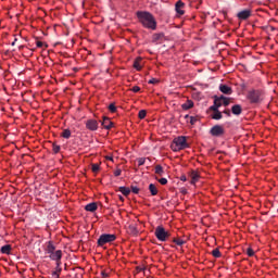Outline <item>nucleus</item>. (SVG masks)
<instances>
[{
	"instance_id": "72a5a7b5",
	"label": "nucleus",
	"mask_w": 278,
	"mask_h": 278,
	"mask_svg": "<svg viewBox=\"0 0 278 278\" xmlns=\"http://www.w3.org/2000/svg\"><path fill=\"white\" fill-rule=\"evenodd\" d=\"M137 162H138V166H144V162H147V159L140 157L137 160Z\"/></svg>"
},
{
	"instance_id": "37998d69",
	"label": "nucleus",
	"mask_w": 278,
	"mask_h": 278,
	"mask_svg": "<svg viewBox=\"0 0 278 278\" xmlns=\"http://www.w3.org/2000/svg\"><path fill=\"white\" fill-rule=\"evenodd\" d=\"M223 114H226V116H231V111L229 109L224 110Z\"/></svg>"
},
{
	"instance_id": "5701e85b",
	"label": "nucleus",
	"mask_w": 278,
	"mask_h": 278,
	"mask_svg": "<svg viewBox=\"0 0 278 278\" xmlns=\"http://www.w3.org/2000/svg\"><path fill=\"white\" fill-rule=\"evenodd\" d=\"M149 190H150L152 197H156V194H157V187H155V185L150 184L149 185Z\"/></svg>"
},
{
	"instance_id": "79ce46f5",
	"label": "nucleus",
	"mask_w": 278,
	"mask_h": 278,
	"mask_svg": "<svg viewBox=\"0 0 278 278\" xmlns=\"http://www.w3.org/2000/svg\"><path fill=\"white\" fill-rule=\"evenodd\" d=\"M131 90H132V92H140V87L134 86Z\"/></svg>"
},
{
	"instance_id": "aec40b11",
	"label": "nucleus",
	"mask_w": 278,
	"mask_h": 278,
	"mask_svg": "<svg viewBox=\"0 0 278 278\" xmlns=\"http://www.w3.org/2000/svg\"><path fill=\"white\" fill-rule=\"evenodd\" d=\"M118 190L122 192V194H124V197H129V194H131V189L127 187H119Z\"/></svg>"
},
{
	"instance_id": "6e6552de",
	"label": "nucleus",
	"mask_w": 278,
	"mask_h": 278,
	"mask_svg": "<svg viewBox=\"0 0 278 278\" xmlns=\"http://www.w3.org/2000/svg\"><path fill=\"white\" fill-rule=\"evenodd\" d=\"M211 136H215L216 138H219V136H223L225 134V128L220 125H215L210 130Z\"/></svg>"
},
{
	"instance_id": "2eb2a0df",
	"label": "nucleus",
	"mask_w": 278,
	"mask_h": 278,
	"mask_svg": "<svg viewBox=\"0 0 278 278\" xmlns=\"http://www.w3.org/2000/svg\"><path fill=\"white\" fill-rule=\"evenodd\" d=\"M231 113H232L235 116H240V114H242V105H240V104H235V105H232V108H231Z\"/></svg>"
},
{
	"instance_id": "9d476101",
	"label": "nucleus",
	"mask_w": 278,
	"mask_h": 278,
	"mask_svg": "<svg viewBox=\"0 0 278 278\" xmlns=\"http://www.w3.org/2000/svg\"><path fill=\"white\" fill-rule=\"evenodd\" d=\"M165 40L166 37L164 36V33H156L152 36V42H155V45H162Z\"/></svg>"
},
{
	"instance_id": "f03ea898",
	"label": "nucleus",
	"mask_w": 278,
	"mask_h": 278,
	"mask_svg": "<svg viewBox=\"0 0 278 278\" xmlns=\"http://www.w3.org/2000/svg\"><path fill=\"white\" fill-rule=\"evenodd\" d=\"M170 149L174 152L181 151L184 149H188V141H187L186 137L180 136V137L175 138L170 144Z\"/></svg>"
},
{
	"instance_id": "423d86ee",
	"label": "nucleus",
	"mask_w": 278,
	"mask_h": 278,
	"mask_svg": "<svg viewBox=\"0 0 278 278\" xmlns=\"http://www.w3.org/2000/svg\"><path fill=\"white\" fill-rule=\"evenodd\" d=\"M154 235L160 242H166L170 238V232L166 231L162 226L155 228Z\"/></svg>"
},
{
	"instance_id": "a19ab883",
	"label": "nucleus",
	"mask_w": 278,
	"mask_h": 278,
	"mask_svg": "<svg viewBox=\"0 0 278 278\" xmlns=\"http://www.w3.org/2000/svg\"><path fill=\"white\" fill-rule=\"evenodd\" d=\"M121 173H123V170L116 169V170L114 172V176H115V177H121Z\"/></svg>"
},
{
	"instance_id": "f8f14e48",
	"label": "nucleus",
	"mask_w": 278,
	"mask_h": 278,
	"mask_svg": "<svg viewBox=\"0 0 278 278\" xmlns=\"http://www.w3.org/2000/svg\"><path fill=\"white\" fill-rule=\"evenodd\" d=\"M240 21H247V18L251 17V10H243L237 14Z\"/></svg>"
},
{
	"instance_id": "49530a36",
	"label": "nucleus",
	"mask_w": 278,
	"mask_h": 278,
	"mask_svg": "<svg viewBox=\"0 0 278 278\" xmlns=\"http://www.w3.org/2000/svg\"><path fill=\"white\" fill-rule=\"evenodd\" d=\"M106 160H110L111 162H114V159L112 156H108Z\"/></svg>"
},
{
	"instance_id": "a18cd8bd",
	"label": "nucleus",
	"mask_w": 278,
	"mask_h": 278,
	"mask_svg": "<svg viewBox=\"0 0 278 278\" xmlns=\"http://www.w3.org/2000/svg\"><path fill=\"white\" fill-rule=\"evenodd\" d=\"M180 181H188V178H186L185 175L180 176Z\"/></svg>"
},
{
	"instance_id": "f257e3e1",
	"label": "nucleus",
	"mask_w": 278,
	"mask_h": 278,
	"mask_svg": "<svg viewBox=\"0 0 278 278\" xmlns=\"http://www.w3.org/2000/svg\"><path fill=\"white\" fill-rule=\"evenodd\" d=\"M137 18L146 29H152L153 31L157 29V21H155V16L150 12L138 11Z\"/></svg>"
},
{
	"instance_id": "c756f323",
	"label": "nucleus",
	"mask_w": 278,
	"mask_h": 278,
	"mask_svg": "<svg viewBox=\"0 0 278 278\" xmlns=\"http://www.w3.org/2000/svg\"><path fill=\"white\" fill-rule=\"evenodd\" d=\"M60 149H61L60 146H58V144H55V143L52 144V151H53V153H55V154L60 153Z\"/></svg>"
},
{
	"instance_id": "de8ad7c7",
	"label": "nucleus",
	"mask_w": 278,
	"mask_h": 278,
	"mask_svg": "<svg viewBox=\"0 0 278 278\" xmlns=\"http://www.w3.org/2000/svg\"><path fill=\"white\" fill-rule=\"evenodd\" d=\"M16 38L14 39V41L12 42V47H14L16 45Z\"/></svg>"
},
{
	"instance_id": "dca6fc26",
	"label": "nucleus",
	"mask_w": 278,
	"mask_h": 278,
	"mask_svg": "<svg viewBox=\"0 0 278 278\" xmlns=\"http://www.w3.org/2000/svg\"><path fill=\"white\" fill-rule=\"evenodd\" d=\"M190 177H191L190 184H191L192 186H194V184H197V181H199V179L201 178V176L199 175V173H197L195 170H192V172L190 173Z\"/></svg>"
},
{
	"instance_id": "473e14b6",
	"label": "nucleus",
	"mask_w": 278,
	"mask_h": 278,
	"mask_svg": "<svg viewBox=\"0 0 278 278\" xmlns=\"http://www.w3.org/2000/svg\"><path fill=\"white\" fill-rule=\"evenodd\" d=\"M109 110H110V112H112V114H114L116 112V104L115 103H111L109 105Z\"/></svg>"
},
{
	"instance_id": "8fccbe9b",
	"label": "nucleus",
	"mask_w": 278,
	"mask_h": 278,
	"mask_svg": "<svg viewBox=\"0 0 278 278\" xmlns=\"http://www.w3.org/2000/svg\"><path fill=\"white\" fill-rule=\"evenodd\" d=\"M185 118H190V115H185Z\"/></svg>"
},
{
	"instance_id": "cd10ccee",
	"label": "nucleus",
	"mask_w": 278,
	"mask_h": 278,
	"mask_svg": "<svg viewBox=\"0 0 278 278\" xmlns=\"http://www.w3.org/2000/svg\"><path fill=\"white\" fill-rule=\"evenodd\" d=\"M212 255H213V257H220V250H218V248H216V249H214L213 251H212Z\"/></svg>"
},
{
	"instance_id": "4468645a",
	"label": "nucleus",
	"mask_w": 278,
	"mask_h": 278,
	"mask_svg": "<svg viewBox=\"0 0 278 278\" xmlns=\"http://www.w3.org/2000/svg\"><path fill=\"white\" fill-rule=\"evenodd\" d=\"M219 90L223 92V94H231L233 92V89L229 87L228 85H219Z\"/></svg>"
},
{
	"instance_id": "603ef678",
	"label": "nucleus",
	"mask_w": 278,
	"mask_h": 278,
	"mask_svg": "<svg viewBox=\"0 0 278 278\" xmlns=\"http://www.w3.org/2000/svg\"><path fill=\"white\" fill-rule=\"evenodd\" d=\"M52 278H55V276H52ZM56 278H60V277H56Z\"/></svg>"
},
{
	"instance_id": "1a4fd4ad",
	"label": "nucleus",
	"mask_w": 278,
	"mask_h": 278,
	"mask_svg": "<svg viewBox=\"0 0 278 278\" xmlns=\"http://www.w3.org/2000/svg\"><path fill=\"white\" fill-rule=\"evenodd\" d=\"M86 127L89 129V131H97L99 129V122L96 119H88L86 122Z\"/></svg>"
},
{
	"instance_id": "a878e982",
	"label": "nucleus",
	"mask_w": 278,
	"mask_h": 278,
	"mask_svg": "<svg viewBox=\"0 0 278 278\" xmlns=\"http://www.w3.org/2000/svg\"><path fill=\"white\" fill-rule=\"evenodd\" d=\"M62 275V267H55V270L52 271V277H60Z\"/></svg>"
},
{
	"instance_id": "58836bf2",
	"label": "nucleus",
	"mask_w": 278,
	"mask_h": 278,
	"mask_svg": "<svg viewBox=\"0 0 278 278\" xmlns=\"http://www.w3.org/2000/svg\"><path fill=\"white\" fill-rule=\"evenodd\" d=\"M55 264H56V268H62V260H56Z\"/></svg>"
},
{
	"instance_id": "e433bc0d",
	"label": "nucleus",
	"mask_w": 278,
	"mask_h": 278,
	"mask_svg": "<svg viewBox=\"0 0 278 278\" xmlns=\"http://www.w3.org/2000/svg\"><path fill=\"white\" fill-rule=\"evenodd\" d=\"M131 192H134V194H138V192H140V188L131 186Z\"/></svg>"
},
{
	"instance_id": "c9c22d12",
	"label": "nucleus",
	"mask_w": 278,
	"mask_h": 278,
	"mask_svg": "<svg viewBox=\"0 0 278 278\" xmlns=\"http://www.w3.org/2000/svg\"><path fill=\"white\" fill-rule=\"evenodd\" d=\"M159 184H161V186H166V184H168V179L161 178V179H159Z\"/></svg>"
},
{
	"instance_id": "7c9ffc66",
	"label": "nucleus",
	"mask_w": 278,
	"mask_h": 278,
	"mask_svg": "<svg viewBox=\"0 0 278 278\" xmlns=\"http://www.w3.org/2000/svg\"><path fill=\"white\" fill-rule=\"evenodd\" d=\"M36 46H37L38 49H42V47H46V48L49 47V45H47L42 41H36Z\"/></svg>"
},
{
	"instance_id": "39448f33",
	"label": "nucleus",
	"mask_w": 278,
	"mask_h": 278,
	"mask_svg": "<svg viewBox=\"0 0 278 278\" xmlns=\"http://www.w3.org/2000/svg\"><path fill=\"white\" fill-rule=\"evenodd\" d=\"M263 92L260 89H252L248 92L247 99L250 103H262Z\"/></svg>"
},
{
	"instance_id": "09e8293b",
	"label": "nucleus",
	"mask_w": 278,
	"mask_h": 278,
	"mask_svg": "<svg viewBox=\"0 0 278 278\" xmlns=\"http://www.w3.org/2000/svg\"><path fill=\"white\" fill-rule=\"evenodd\" d=\"M138 270H144V268H142V267H138Z\"/></svg>"
},
{
	"instance_id": "6ab92c4d",
	"label": "nucleus",
	"mask_w": 278,
	"mask_h": 278,
	"mask_svg": "<svg viewBox=\"0 0 278 278\" xmlns=\"http://www.w3.org/2000/svg\"><path fill=\"white\" fill-rule=\"evenodd\" d=\"M1 253H3L4 255H10V251H12V245L10 244H5L1 248Z\"/></svg>"
},
{
	"instance_id": "f3484780",
	"label": "nucleus",
	"mask_w": 278,
	"mask_h": 278,
	"mask_svg": "<svg viewBox=\"0 0 278 278\" xmlns=\"http://www.w3.org/2000/svg\"><path fill=\"white\" fill-rule=\"evenodd\" d=\"M99 205L96 202H91L85 206L86 212H97Z\"/></svg>"
},
{
	"instance_id": "bb28decb",
	"label": "nucleus",
	"mask_w": 278,
	"mask_h": 278,
	"mask_svg": "<svg viewBox=\"0 0 278 278\" xmlns=\"http://www.w3.org/2000/svg\"><path fill=\"white\" fill-rule=\"evenodd\" d=\"M173 242H174L175 244H177L178 247H182V244H186V241H184V239L174 238V239H173Z\"/></svg>"
},
{
	"instance_id": "f704fd0d",
	"label": "nucleus",
	"mask_w": 278,
	"mask_h": 278,
	"mask_svg": "<svg viewBox=\"0 0 278 278\" xmlns=\"http://www.w3.org/2000/svg\"><path fill=\"white\" fill-rule=\"evenodd\" d=\"M99 164H92L91 165V169H92V173H99Z\"/></svg>"
},
{
	"instance_id": "4c0bfd02",
	"label": "nucleus",
	"mask_w": 278,
	"mask_h": 278,
	"mask_svg": "<svg viewBox=\"0 0 278 278\" xmlns=\"http://www.w3.org/2000/svg\"><path fill=\"white\" fill-rule=\"evenodd\" d=\"M160 80L157 78H152L148 81V84H159Z\"/></svg>"
},
{
	"instance_id": "3c124183",
	"label": "nucleus",
	"mask_w": 278,
	"mask_h": 278,
	"mask_svg": "<svg viewBox=\"0 0 278 278\" xmlns=\"http://www.w3.org/2000/svg\"><path fill=\"white\" fill-rule=\"evenodd\" d=\"M121 201H125V199L123 197H119Z\"/></svg>"
},
{
	"instance_id": "412c9836",
	"label": "nucleus",
	"mask_w": 278,
	"mask_h": 278,
	"mask_svg": "<svg viewBox=\"0 0 278 278\" xmlns=\"http://www.w3.org/2000/svg\"><path fill=\"white\" fill-rule=\"evenodd\" d=\"M140 62H142L141 58H138V59L135 60L134 68H136V71H142V66L140 65Z\"/></svg>"
},
{
	"instance_id": "9b49d317",
	"label": "nucleus",
	"mask_w": 278,
	"mask_h": 278,
	"mask_svg": "<svg viewBox=\"0 0 278 278\" xmlns=\"http://www.w3.org/2000/svg\"><path fill=\"white\" fill-rule=\"evenodd\" d=\"M184 8H186V4L181 0L176 2L175 10L177 14H179V16H184L185 14Z\"/></svg>"
},
{
	"instance_id": "4be33fe9",
	"label": "nucleus",
	"mask_w": 278,
	"mask_h": 278,
	"mask_svg": "<svg viewBox=\"0 0 278 278\" xmlns=\"http://www.w3.org/2000/svg\"><path fill=\"white\" fill-rule=\"evenodd\" d=\"M213 112H214V114L212 115V118L214 121H220V118H223V113L219 112L218 109H217V111H213Z\"/></svg>"
},
{
	"instance_id": "393cba45",
	"label": "nucleus",
	"mask_w": 278,
	"mask_h": 278,
	"mask_svg": "<svg viewBox=\"0 0 278 278\" xmlns=\"http://www.w3.org/2000/svg\"><path fill=\"white\" fill-rule=\"evenodd\" d=\"M61 136L62 138H65L66 140H68V138H71V129H64Z\"/></svg>"
},
{
	"instance_id": "c85d7f7f",
	"label": "nucleus",
	"mask_w": 278,
	"mask_h": 278,
	"mask_svg": "<svg viewBox=\"0 0 278 278\" xmlns=\"http://www.w3.org/2000/svg\"><path fill=\"white\" fill-rule=\"evenodd\" d=\"M138 116L140 118V121H142L143 118H147V111H144V110L139 111Z\"/></svg>"
},
{
	"instance_id": "ddd939ff",
	"label": "nucleus",
	"mask_w": 278,
	"mask_h": 278,
	"mask_svg": "<svg viewBox=\"0 0 278 278\" xmlns=\"http://www.w3.org/2000/svg\"><path fill=\"white\" fill-rule=\"evenodd\" d=\"M102 126L104 129H111L114 127V123L109 117H103Z\"/></svg>"
},
{
	"instance_id": "b1692460",
	"label": "nucleus",
	"mask_w": 278,
	"mask_h": 278,
	"mask_svg": "<svg viewBox=\"0 0 278 278\" xmlns=\"http://www.w3.org/2000/svg\"><path fill=\"white\" fill-rule=\"evenodd\" d=\"M155 174L159 175L160 177H162V175H164V167H162V165H156Z\"/></svg>"
},
{
	"instance_id": "ea45409f",
	"label": "nucleus",
	"mask_w": 278,
	"mask_h": 278,
	"mask_svg": "<svg viewBox=\"0 0 278 278\" xmlns=\"http://www.w3.org/2000/svg\"><path fill=\"white\" fill-rule=\"evenodd\" d=\"M197 123V117L190 116V124L194 125Z\"/></svg>"
},
{
	"instance_id": "0eeeda50",
	"label": "nucleus",
	"mask_w": 278,
	"mask_h": 278,
	"mask_svg": "<svg viewBox=\"0 0 278 278\" xmlns=\"http://www.w3.org/2000/svg\"><path fill=\"white\" fill-rule=\"evenodd\" d=\"M116 240V235L103 233L98 239V247H104V244H110Z\"/></svg>"
},
{
	"instance_id": "20e7f679",
	"label": "nucleus",
	"mask_w": 278,
	"mask_h": 278,
	"mask_svg": "<svg viewBox=\"0 0 278 278\" xmlns=\"http://www.w3.org/2000/svg\"><path fill=\"white\" fill-rule=\"evenodd\" d=\"M46 253H48L50 260L52 262H56L58 260H62V250H55V245H53V242H48Z\"/></svg>"
},
{
	"instance_id": "2f4dec72",
	"label": "nucleus",
	"mask_w": 278,
	"mask_h": 278,
	"mask_svg": "<svg viewBox=\"0 0 278 278\" xmlns=\"http://www.w3.org/2000/svg\"><path fill=\"white\" fill-rule=\"evenodd\" d=\"M247 255H248L249 257H253V256L255 255V251H253V249H251V248H248V250H247Z\"/></svg>"
},
{
	"instance_id": "a211bd4d",
	"label": "nucleus",
	"mask_w": 278,
	"mask_h": 278,
	"mask_svg": "<svg viewBox=\"0 0 278 278\" xmlns=\"http://www.w3.org/2000/svg\"><path fill=\"white\" fill-rule=\"evenodd\" d=\"M192 108H194V102L192 100H187L181 104L182 110H192Z\"/></svg>"
},
{
	"instance_id": "c03bdc74",
	"label": "nucleus",
	"mask_w": 278,
	"mask_h": 278,
	"mask_svg": "<svg viewBox=\"0 0 278 278\" xmlns=\"http://www.w3.org/2000/svg\"><path fill=\"white\" fill-rule=\"evenodd\" d=\"M101 276H102L103 278H108V277H110V274H108V273H105V271H102V273H101Z\"/></svg>"
},
{
	"instance_id": "7ed1b4c3",
	"label": "nucleus",
	"mask_w": 278,
	"mask_h": 278,
	"mask_svg": "<svg viewBox=\"0 0 278 278\" xmlns=\"http://www.w3.org/2000/svg\"><path fill=\"white\" fill-rule=\"evenodd\" d=\"M230 103V99L225 97V96H215L214 97V104L212 106H210V110L212 112H216L218 110V108H222V105H224L225 108H227Z\"/></svg>"
}]
</instances>
